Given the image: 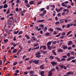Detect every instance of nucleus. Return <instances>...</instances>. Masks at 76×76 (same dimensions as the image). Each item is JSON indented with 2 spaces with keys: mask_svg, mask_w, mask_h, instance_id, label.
<instances>
[{
  "mask_svg": "<svg viewBox=\"0 0 76 76\" xmlns=\"http://www.w3.org/2000/svg\"><path fill=\"white\" fill-rule=\"evenodd\" d=\"M50 63L52 64L53 66H55L57 64V63L55 61H52L50 62Z\"/></svg>",
  "mask_w": 76,
  "mask_h": 76,
  "instance_id": "f257e3e1",
  "label": "nucleus"
},
{
  "mask_svg": "<svg viewBox=\"0 0 76 76\" xmlns=\"http://www.w3.org/2000/svg\"><path fill=\"white\" fill-rule=\"evenodd\" d=\"M63 7H60L58 9V10L57 8H56L55 10L56 11V12H57V13H59V12H60L61 10H63Z\"/></svg>",
  "mask_w": 76,
  "mask_h": 76,
  "instance_id": "f03ea898",
  "label": "nucleus"
},
{
  "mask_svg": "<svg viewBox=\"0 0 76 76\" xmlns=\"http://www.w3.org/2000/svg\"><path fill=\"white\" fill-rule=\"evenodd\" d=\"M33 63H35L36 64H38L39 63V60H34L33 61Z\"/></svg>",
  "mask_w": 76,
  "mask_h": 76,
  "instance_id": "7ed1b4c3",
  "label": "nucleus"
},
{
  "mask_svg": "<svg viewBox=\"0 0 76 76\" xmlns=\"http://www.w3.org/2000/svg\"><path fill=\"white\" fill-rule=\"evenodd\" d=\"M62 47L63 50H66V49H67L68 47L67 46H66V45H63Z\"/></svg>",
  "mask_w": 76,
  "mask_h": 76,
  "instance_id": "20e7f679",
  "label": "nucleus"
},
{
  "mask_svg": "<svg viewBox=\"0 0 76 76\" xmlns=\"http://www.w3.org/2000/svg\"><path fill=\"white\" fill-rule=\"evenodd\" d=\"M45 73V72L44 71H42L40 72V75L41 76H44Z\"/></svg>",
  "mask_w": 76,
  "mask_h": 76,
  "instance_id": "39448f33",
  "label": "nucleus"
},
{
  "mask_svg": "<svg viewBox=\"0 0 76 76\" xmlns=\"http://www.w3.org/2000/svg\"><path fill=\"white\" fill-rule=\"evenodd\" d=\"M67 75H73L74 74V73L73 72H72V71H69L66 73Z\"/></svg>",
  "mask_w": 76,
  "mask_h": 76,
  "instance_id": "423d86ee",
  "label": "nucleus"
},
{
  "mask_svg": "<svg viewBox=\"0 0 76 76\" xmlns=\"http://www.w3.org/2000/svg\"><path fill=\"white\" fill-rule=\"evenodd\" d=\"M64 19H60L59 20V21H60V23H64Z\"/></svg>",
  "mask_w": 76,
  "mask_h": 76,
  "instance_id": "0eeeda50",
  "label": "nucleus"
},
{
  "mask_svg": "<svg viewBox=\"0 0 76 76\" xmlns=\"http://www.w3.org/2000/svg\"><path fill=\"white\" fill-rule=\"evenodd\" d=\"M44 20H39L37 21V23H39V22H44Z\"/></svg>",
  "mask_w": 76,
  "mask_h": 76,
  "instance_id": "6e6552de",
  "label": "nucleus"
},
{
  "mask_svg": "<svg viewBox=\"0 0 76 76\" xmlns=\"http://www.w3.org/2000/svg\"><path fill=\"white\" fill-rule=\"evenodd\" d=\"M40 69L43 70V69H44V66L43 65H42L40 66Z\"/></svg>",
  "mask_w": 76,
  "mask_h": 76,
  "instance_id": "1a4fd4ad",
  "label": "nucleus"
},
{
  "mask_svg": "<svg viewBox=\"0 0 76 76\" xmlns=\"http://www.w3.org/2000/svg\"><path fill=\"white\" fill-rule=\"evenodd\" d=\"M58 52H59V53H62V52H63V50L60 49L58 50Z\"/></svg>",
  "mask_w": 76,
  "mask_h": 76,
  "instance_id": "9d476101",
  "label": "nucleus"
},
{
  "mask_svg": "<svg viewBox=\"0 0 76 76\" xmlns=\"http://www.w3.org/2000/svg\"><path fill=\"white\" fill-rule=\"evenodd\" d=\"M55 58L56 59H57V60H58V61L59 62H60V61H61V60L60 59V58H58L57 57H55Z\"/></svg>",
  "mask_w": 76,
  "mask_h": 76,
  "instance_id": "9b49d317",
  "label": "nucleus"
},
{
  "mask_svg": "<svg viewBox=\"0 0 76 76\" xmlns=\"http://www.w3.org/2000/svg\"><path fill=\"white\" fill-rule=\"evenodd\" d=\"M8 7V6L7 4H5L4 5V7H3V9H6V8H7Z\"/></svg>",
  "mask_w": 76,
  "mask_h": 76,
  "instance_id": "f8f14e48",
  "label": "nucleus"
},
{
  "mask_svg": "<svg viewBox=\"0 0 76 76\" xmlns=\"http://www.w3.org/2000/svg\"><path fill=\"white\" fill-rule=\"evenodd\" d=\"M55 29H56V30L60 31H62V29H61V28H60L56 27V28Z\"/></svg>",
  "mask_w": 76,
  "mask_h": 76,
  "instance_id": "ddd939ff",
  "label": "nucleus"
},
{
  "mask_svg": "<svg viewBox=\"0 0 76 76\" xmlns=\"http://www.w3.org/2000/svg\"><path fill=\"white\" fill-rule=\"evenodd\" d=\"M72 41H69V43H68V45H72Z\"/></svg>",
  "mask_w": 76,
  "mask_h": 76,
  "instance_id": "4468645a",
  "label": "nucleus"
},
{
  "mask_svg": "<svg viewBox=\"0 0 76 76\" xmlns=\"http://www.w3.org/2000/svg\"><path fill=\"white\" fill-rule=\"evenodd\" d=\"M34 1H31L30 2H29V4H31V5H32V4H34Z\"/></svg>",
  "mask_w": 76,
  "mask_h": 76,
  "instance_id": "2eb2a0df",
  "label": "nucleus"
},
{
  "mask_svg": "<svg viewBox=\"0 0 76 76\" xmlns=\"http://www.w3.org/2000/svg\"><path fill=\"white\" fill-rule=\"evenodd\" d=\"M17 51V49H14L12 52V53L13 54H14V53H16V52Z\"/></svg>",
  "mask_w": 76,
  "mask_h": 76,
  "instance_id": "dca6fc26",
  "label": "nucleus"
},
{
  "mask_svg": "<svg viewBox=\"0 0 76 76\" xmlns=\"http://www.w3.org/2000/svg\"><path fill=\"white\" fill-rule=\"evenodd\" d=\"M4 43H6V42H8V39H4Z\"/></svg>",
  "mask_w": 76,
  "mask_h": 76,
  "instance_id": "f3484780",
  "label": "nucleus"
},
{
  "mask_svg": "<svg viewBox=\"0 0 76 76\" xmlns=\"http://www.w3.org/2000/svg\"><path fill=\"white\" fill-rule=\"evenodd\" d=\"M47 46L48 47V50H51V46H50V45H48Z\"/></svg>",
  "mask_w": 76,
  "mask_h": 76,
  "instance_id": "a211bd4d",
  "label": "nucleus"
},
{
  "mask_svg": "<svg viewBox=\"0 0 76 76\" xmlns=\"http://www.w3.org/2000/svg\"><path fill=\"white\" fill-rule=\"evenodd\" d=\"M25 37L27 38V39H29L30 38V37L28 36V35H25Z\"/></svg>",
  "mask_w": 76,
  "mask_h": 76,
  "instance_id": "6ab92c4d",
  "label": "nucleus"
},
{
  "mask_svg": "<svg viewBox=\"0 0 76 76\" xmlns=\"http://www.w3.org/2000/svg\"><path fill=\"white\" fill-rule=\"evenodd\" d=\"M44 8H42L40 9L39 10L40 12H42L43 10H44Z\"/></svg>",
  "mask_w": 76,
  "mask_h": 76,
  "instance_id": "aec40b11",
  "label": "nucleus"
},
{
  "mask_svg": "<svg viewBox=\"0 0 76 76\" xmlns=\"http://www.w3.org/2000/svg\"><path fill=\"white\" fill-rule=\"evenodd\" d=\"M49 75H52L53 74V72L52 71H50L49 72Z\"/></svg>",
  "mask_w": 76,
  "mask_h": 76,
  "instance_id": "412c9836",
  "label": "nucleus"
},
{
  "mask_svg": "<svg viewBox=\"0 0 76 76\" xmlns=\"http://www.w3.org/2000/svg\"><path fill=\"white\" fill-rule=\"evenodd\" d=\"M18 64V62H15L13 63V66H15V65H16V64Z\"/></svg>",
  "mask_w": 76,
  "mask_h": 76,
  "instance_id": "4be33fe9",
  "label": "nucleus"
},
{
  "mask_svg": "<svg viewBox=\"0 0 76 76\" xmlns=\"http://www.w3.org/2000/svg\"><path fill=\"white\" fill-rule=\"evenodd\" d=\"M30 5H29V4H27L26 5V7H28V8L29 7H30Z\"/></svg>",
  "mask_w": 76,
  "mask_h": 76,
  "instance_id": "5701e85b",
  "label": "nucleus"
},
{
  "mask_svg": "<svg viewBox=\"0 0 76 76\" xmlns=\"http://www.w3.org/2000/svg\"><path fill=\"white\" fill-rule=\"evenodd\" d=\"M50 6H51V7H53V8H55V5H54L51 4L50 5Z\"/></svg>",
  "mask_w": 76,
  "mask_h": 76,
  "instance_id": "b1692460",
  "label": "nucleus"
},
{
  "mask_svg": "<svg viewBox=\"0 0 76 76\" xmlns=\"http://www.w3.org/2000/svg\"><path fill=\"white\" fill-rule=\"evenodd\" d=\"M59 66L61 67V69H63L64 67V66L63 65H60Z\"/></svg>",
  "mask_w": 76,
  "mask_h": 76,
  "instance_id": "393cba45",
  "label": "nucleus"
},
{
  "mask_svg": "<svg viewBox=\"0 0 76 76\" xmlns=\"http://www.w3.org/2000/svg\"><path fill=\"white\" fill-rule=\"evenodd\" d=\"M34 71H31L29 73L30 74H34Z\"/></svg>",
  "mask_w": 76,
  "mask_h": 76,
  "instance_id": "a878e982",
  "label": "nucleus"
},
{
  "mask_svg": "<svg viewBox=\"0 0 76 76\" xmlns=\"http://www.w3.org/2000/svg\"><path fill=\"white\" fill-rule=\"evenodd\" d=\"M32 38L33 39V41H36V40H35L36 39V38L35 37L33 36L32 37Z\"/></svg>",
  "mask_w": 76,
  "mask_h": 76,
  "instance_id": "bb28decb",
  "label": "nucleus"
},
{
  "mask_svg": "<svg viewBox=\"0 0 76 76\" xmlns=\"http://www.w3.org/2000/svg\"><path fill=\"white\" fill-rule=\"evenodd\" d=\"M51 43H50V42H48L47 43V45L48 46V45H51Z\"/></svg>",
  "mask_w": 76,
  "mask_h": 76,
  "instance_id": "cd10ccee",
  "label": "nucleus"
},
{
  "mask_svg": "<svg viewBox=\"0 0 76 76\" xmlns=\"http://www.w3.org/2000/svg\"><path fill=\"white\" fill-rule=\"evenodd\" d=\"M71 33H72V31H69L68 33H67L66 34L67 36H68Z\"/></svg>",
  "mask_w": 76,
  "mask_h": 76,
  "instance_id": "c85d7f7f",
  "label": "nucleus"
},
{
  "mask_svg": "<svg viewBox=\"0 0 76 76\" xmlns=\"http://www.w3.org/2000/svg\"><path fill=\"white\" fill-rule=\"evenodd\" d=\"M45 35L46 36H49V35H50V33L49 32H47L46 33Z\"/></svg>",
  "mask_w": 76,
  "mask_h": 76,
  "instance_id": "c756f323",
  "label": "nucleus"
},
{
  "mask_svg": "<svg viewBox=\"0 0 76 76\" xmlns=\"http://www.w3.org/2000/svg\"><path fill=\"white\" fill-rule=\"evenodd\" d=\"M18 32H19V30L17 31L16 32V31H14V34H18Z\"/></svg>",
  "mask_w": 76,
  "mask_h": 76,
  "instance_id": "7c9ffc66",
  "label": "nucleus"
},
{
  "mask_svg": "<svg viewBox=\"0 0 76 76\" xmlns=\"http://www.w3.org/2000/svg\"><path fill=\"white\" fill-rule=\"evenodd\" d=\"M70 24H68L67 25V27H66V28H69V27H70Z\"/></svg>",
  "mask_w": 76,
  "mask_h": 76,
  "instance_id": "2f4dec72",
  "label": "nucleus"
},
{
  "mask_svg": "<svg viewBox=\"0 0 76 76\" xmlns=\"http://www.w3.org/2000/svg\"><path fill=\"white\" fill-rule=\"evenodd\" d=\"M38 45H39V44L38 43L34 44V47H37V46Z\"/></svg>",
  "mask_w": 76,
  "mask_h": 76,
  "instance_id": "473e14b6",
  "label": "nucleus"
},
{
  "mask_svg": "<svg viewBox=\"0 0 76 76\" xmlns=\"http://www.w3.org/2000/svg\"><path fill=\"white\" fill-rule=\"evenodd\" d=\"M10 13V10H8L7 11V14L8 15Z\"/></svg>",
  "mask_w": 76,
  "mask_h": 76,
  "instance_id": "72a5a7b5",
  "label": "nucleus"
},
{
  "mask_svg": "<svg viewBox=\"0 0 76 76\" xmlns=\"http://www.w3.org/2000/svg\"><path fill=\"white\" fill-rule=\"evenodd\" d=\"M19 48H20L21 50H23V48L22 47V46H21V45H19Z\"/></svg>",
  "mask_w": 76,
  "mask_h": 76,
  "instance_id": "f704fd0d",
  "label": "nucleus"
},
{
  "mask_svg": "<svg viewBox=\"0 0 76 76\" xmlns=\"http://www.w3.org/2000/svg\"><path fill=\"white\" fill-rule=\"evenodd\" d=\"M61 61H66V59L64 58H62L61 59Z\"/></svg>",
  "mask_w": 76,
  "mask_h": 76,
  "instance_id": "c9c22d12",
  "label": "nucleus"
},
{
  "mask_svg": "<svg viewBox=\"0 0 76 76\" xmlns=\"http://www.w3.org/2000/svg\"><path fill=\"white\" fill-rule=\"evenodd\" d=\"M50 58H51V59H53L54 58V56H50L49 57Z\"/></svg>",
  "mask_w": 76,
  "mask_h": 76,
  "instance_id": "e433bc0d",
  "label": "nucleus"
},
{
  "mask_svg": "<svg viewBox=\"0 0 76 76\" xmlns=\"http://www.w3.org/2000/svg\"><path fill=\"white\" fill-rule=\"evenodd\" d=\"M39 27L40 28H42V27H44V25L43 24H40L39 25Z\"/></svg>",
  "mask_w": 76,
  "mask_h": 76,
  "instance_id": "4c0bfd02",
  "label": "nucleus"
},
{
  "mask_svg": "<svg viewBox=\"0 0 76 76\" xmlns=\"http://www.w3.org/2000/svg\"><path fill=\"white\" fill-rule=\"evenodd\" d=\"M37 58H40L41 57V55H36Z\"/></svg>",
  "mask_w": 76,
  "mask_h": 76,
  "instance_id": "58836bf2",
  "label": "nucleus"
},
{
  "mask_svg": "<svg viewBox=\"0 0 76 76\" xmlns=\"http://www.w3.org/2000/svg\"><path fill=\"white\" fill-rule=\"evenodd\" d=\"M49 31H51V32H53V29L52 28H50L49 29Z\"/></svg>",
  "mask_w": 76,
  "mask_h": 76,
  "instance_id": "ea45409f",
  "label": "nucleus"
},
{
  "mask_svg": "<svg viewBox=\"0 0 76 76\" xmlns=\"http://www.w3.org/2000/svg\"><path fill=\"white\" fill-rule=\"evenodd\" d=\"M24 75H28V72L26 71L24 72Z\"/></svg>",
  "mask_w": 76,
  "mask_h": 76,
  "instance_id": "a19ab883",
  "label": "nucleus"
},
{
  "mask_svg": "<svg viewBox=\"0 0 76 76\" xmlns=\"http://www.w3.org/2000/svg\"><path fill=\"white\" fill-rule=\"evenodd\" d=\"M47 27H46L44 28V31H47Z\"/></svg>",
  "mask_w": 76,
  "mask_h": 76,
  "instance_id": "79ce46f5",
  "label": "nucleus"
},
{
  "mask_svg": "<svg viewBox=\"0 0 76 76\" xmlns=\"http://www.w3.org/2000/svg\"><path fill=\"white\" fill-rule=\"evenodd\" d=\"M2 63H3V61L2 60H0V65L1 66V65H2Z\"/></svg>",
  "mask_w": 76,
  "mask_h": 76,
  "instance_id": "37998d69",
  "label": "nucleus"
},
{
  "mask_svg": "<svg viewBox=\"0 0 76 76\" xmlns=\"http://www.w3.org/2000/svg\"><path fill=\"white\" fill-rule=\"evenodd\" d=\"M40 54H41V53L40 52V53H36L35 55L36 56H38V55H40Z\"/></svg>",
  "mask_w": 76,
  "mask_h": 76,
  "instance_id": "c03bdc74",
  "label": "nucleus"
},
{
  "mask_svg": "<svg viewBox=\"0 0 76 76\" xmlns=\"http://www.w3.org/2000/svg\"><path fill=\"white\" fill-rule=\"evenodd\" d=\"M71 60V58H70V57L69 58H67L66 59V60H67V61H70V60Z\"/></svg>",
  "mask_w": 76,
  "mask_h": 76,
  "instance_id": "a18cd8bd",
  "label": "nucleus"
},
{
  "mask_svg": "<svg viewBox=\"0 0 76 76\" xmlns=\"http://www.w3.org/2000/svg\"><path fill=\"white\" fill-rule=\"evenodd\" d=\"M65 34H66V32H63L61 34V35H62V36H63L64 35H65Z\"/></svg>",
  "mask_w": 76,
  "mask_h": 76,
  "instance_id": "49530a36",
  "label": "nucleus"
},
{
  "mask_svg": "<svg viewBox=\"0 0 76 76\" xmlns=\"http://www.w3.org/2000/svg\"><path fill=\"white\" fill-rule=\"evenodd\" d=\"M71 59H75V56H72V57H70Z\"/></svg>",
  "mask_w": 76,
  "mask_h": 76,
  "instance_id": "de8ad7c7",
  "label": "nucleus"
},
{
  "mask_svg": "<svg viewBox=\"0 0 76 76\" xmlns=\"http://www.w3.org/2000/svg\"><path fill=\"white\" fill-rule=\"evenodd\" d=\"M11 19L10 18L9 19V21L10 22H11V23H12V21H13V20H11Z\"/></svg>",
  "mask_w": 76,
  "mask_h": 76,
  "instance_id": "09e8293b",
  "label": "nucleus"
},
{
  "mask_svg": "<svg viewBox=\"0 0 76 76\" xmlns=\"http://www.w3.org/2000/svg\"><path fill=\"white\" fill-rule=\"evenodd\" d=\"M43 50H46V48H47V47L45 46H43Z\"/></svg>",
  "mask_w": 76,
  "mask_h": 76,
  "instance_id": "8fccbe9b",
  "label": "nucleus"
},
{
  "mask_svg": "<svg viewBox=\"0 0 76 76\" xmlns=\"http://www.w3.org/2000/svg\"><path fill=\"white\" fill-rule=\"evenodd\" d=\"M71 61L72 63H75L76 62V60H75L73 59Z\"/></svg>",
  "mask_w": 76,
  "mask_h": 76,
  "instance_id": "3c124183",
  "label": "nucleus"
},
{
  "mask_svg": "<svg viewBox=\"0 0 76 76\" xmlns=\"http://www.w3.org/2000/svg\"><path fill=\"white\" fill-rule=\"evenodd\" d=\"M56 44V41H55L53 42L52 45H54Z\"/></svg>",
  "mask_w": 76,
  "mask_h": 76,
  "instance_id": "603ef678",
  "label": "nucleus"
},
{
  "mask_svg": "<svg viewBox=\"0 0 76 76\" xmlns=\"http://www.w3.org/2000/svg\"><path fill=\"white\" fill-rule=\"evenodd\" d=\"M60 23V22L59 21H57L55 23L56 25H57L58 24H59Z\"/></svg>",
  "mask_w": 76,
  "mask_h": 76,
  "instance_id": "864d4df0",
  "label": "nucleus"
},
{
  "mask_svg": "<svg viewBox=\"0 0 76 76\" xmlns=\"http://www.w3.org/2000/svg\"><path fill=\"white\" fill-rule=\"evenodd\" d=\"M15 72L16 73H19V70H17L15 71Z\"/></svg>",
  "mask_w": 76,
  "mask_h": 76,
  "instance_id": "5fc2aeb1",
  "label": "nucleus"
},
{
  "mask_svg": "<svg viewBox=\"0 0 76 76\" xmlns=\"http://www.w3.org/2000/svg\"><path fill=\"white\" fill-rule=\"evenodd\" d=\"M61 34V33H59L58 35H56V37H58V36H60V35Z\"/></svg>",
  "mask_w": 76,
  "mask_h": 76,
  "instance_id": "6e6d98bb",
  "label": "nucleus"
},
{
  "mask_svg": "<svg viewBox=\"0 0 76 76\" xmlns=\"http://www.w3.org/2000/svg\"><path fill=\"white\" fill-rule=\"evenodd\" d=\"M40 16H44V14L43 13H41L39 14Z\"/></svg>",
  "mask_w": 76,
  "mask_h": 76,
  "instance_id": "4d7b16f0",
  "label": "nucleus"
},
{
  "mask_svg": "<svg viewBox=\"0 0 76 76\" xmlns=\"http://www.w3.org/2000/svg\"><path fill=\"white\" fill-rule=\"evenodd\" d=\"M67 56L68 57H69L70 56V53H68L67 54Z\"/></svg>",
  "mask_w": 76,
  "mask_h": 76,
  "instance_id": "13d9d810",
  "label": "nucleus"
},
{
  "mask_svg": "<svg viewBox=\"0 0 76 76\" xmlns=\"http://www.w3.org/2000/svg\"><path fill=\"white\" fill-rule=\"evenodd\" d=\"M54 70H56V69L55 68H52L51 69V70L50 71H52V72H53V71H54Z\"/></svg>",
  "mask_w": 76,
  "mask_h": 76,
  "instance_id": "bf43d9fd",
  "label": "nucleus"
},
{
  "mask_svg": "<svg viewBox=\"0 0 76 76\" xmlns=\"http://www.w3.org/2000/svg\"><path fill=\"white\" fill-rule=\"evenodd\" d=\"M41 3H42V1L39 2L37 3V5H39V4H40Z\"/></svg>",
  "mask_w": 76,
  "mask_h": 76,
  "instance_id": "052dcab7",
  "label": "nucleus"
},
{
  "mask_svg": "<svg viewBox=\"0 0 76 76\" xmlns=\"http://www.w3.org/2000/svg\"><path fill=\"white\" fill-rule=\"evenodd\" d=\"M46 12H47V11H46V10H44L43 11V14H46Z\"/></svg>",
  "mask_w": 76,
  "mask_h": 76,
  "instance_id": "680f3d73",
  "label": "nucleus"
},
{
  "mask_svg": "<svg viewBox=\"0 0 76 76\" xmlns=\"http://www.w3.org/2000/svg\"><path fill=\"white\" fill-rule=\"evenodd\" d=\"M56 68L57 71H58L59 70V68H58V67H57V66L56 67Z\"/></svg>",
  "mask_w": 76,
  "mask_h": 76,
  "instance_id": "e2e57ef3",
  "label": "nucleus"
},
{
  "mask_svg": "<svg viewBox=\"0 0 76 76\" xmlns=\"http://www.w3.org/2000/svg\"><path fill=\"white\" fill-rule=\"evenodd\" d=\"M31 69V66H30L28 67L27 68V70H30Z\"/></svg>",
  "mask_w": 76,
  "mask_h": 76,
  "instance_id": "0e129e2a",
  "label": "nucleus"
},
{
  "mask_svg": "<svg viewBox=\"0 0 76 76\" xmlns=\"http://www.w3.org/2000/svg\"><path fill=\"white\" fill-rule=\"evenodd\" d=\"M75 54V52L73 51H72L71 52V55H73Z\"/></svg>",
  "mask_w": 76,
  "mask_h": 76,
  "instance_id": "69168bd1",
  "label": "nucleus"
},
{
  "mask_svg": "<svg viewBox=\"0 0 76 76\" xmlns=\"http://www.w3.org/2000/svg\"><path fill=\"white\" fill-rule=\"evenodd\" d=\"M7 2V1L6 0H5L4 1L3 3L4 4H6V3Z\"/></svg>",
  "mask_w": 76,
  "mask_h": 76,
  "instance_id": "338daca9",
  "label": "nucleus"
},
{
  "mask_svg": "<svg viewBox=\"0 0 76 76\" xmlns=\"http://www.w3.org/2000/svg\"><path fill=\"white\" fill-rule=\"evenodd\" d=\"M71 6L70 5H68L67 7V9H69V8H71Z\"/></svg>",
  "mask_w": 76,
  "mask_h": 76,
  "instance_id": "774afa93",
  "label": "nucleus"
}]
</instances>
